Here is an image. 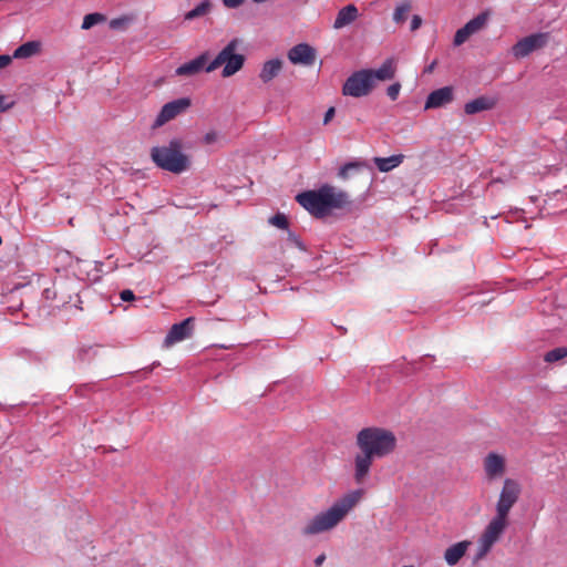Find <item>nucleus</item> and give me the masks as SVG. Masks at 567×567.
Here are the masks:
<instances>
[{"mask_svg":"<svg viewBox=\"0 0 567 567\" xmlns=\"http://www.w3.org/2000/svg\"><path fill=\"white\" fill-rule=\"evenodd\" d=\"M520 494L522 485L517 480L507 477L503 481L495 504V515L489 519L477 539L475 561L484 559L502 539L511 524V511L518 502Z\"/></svg>","mask_w":567,"mask_h":567,"instance_id":"f257e3e1","label":"nucleus"},{"mask_svg":"<svg viewBox=\"0 0 567 567\" xmlns=\"http://www.w3.org/2000/svg\"><path fill=\"white\" fill-rule=\"evenodd\" d=\"M355 444L360 453L354 456L353 478L357 484H363L369 476L373 461L394 452L396 437L388 429L369 426L358 432Z\"/></svg>","mask_w":567,"mask_h":567,"instance_id":"f03ea898","label":"nucleus"},{"mask_svg":"<svg viewBox=\"0 0 567 567\" xmlns=\"http://www.w3.org/2000/svg\"><path fill=\"white\" fill-rule=\"evenodd\" d=\"M362 489L351 491L337 499L327 511L315 515L302 528L303 536H315L332 530L360 503Z\"/></svg>","mask_w":567,"mask_h":567,"instance_id":"7ed1b4c3","label":"nucleus"},{"mask_svg":"<svg viewBox=\"0 0 567 567\" xmlns=\"http://www.w3.org/2000/svg\"><path fill=\"white\" fill-rule=\"evenodd\" d=\"M296 200L317 218L326 217L332 209H341L350 204L346 192L337 190L330 185L300 193L296 196Z\"/></svg>","mask_w":567,"mask_h":567,"instance_id":"20e7f679","label":"nucleus"},{"mask_svg":"<svg viewBox=\"0 0 567 567\" xmlns=\"http://www.w3.org/2000/svg\"><path fill=\"white\" fill-rule=\"evenodd\" d=\"M151 158L156 166L174 174H181L189 167V158L183 153V142L179 138L171 140L167 145L154 146Z\"/></svg>","mask_w":567,"mask_h":567,"instance_id":"39448f33","label":"nucleus"},{"mask_svg":"<svg viewBox=\"0 0 567 567\" xmlns=\"http://www.w3.org/2000/svg\"><path fill=\"white\" fill-rule=\"evenodd\" d=\"M239 40L233 39L228 44L216 55V58L206 66V72H213L224 65L221 75L229 78L240 71L245 63V55L237 53Z\"/></svg>","mask_w":567,"mask_h":567,"instance_id":"423d86ee","label":"nucleus"},{"mask_svg":"<svg viewBox=\"0 0 567 567\" xmlns=\"http://www.w3.org/2000/svg\"><path fill=\"white\" fill-rule=\"evenodd\" d=\"M372 83L365 69L353 72L343 83L342 94L352 97H363L372 92Z\"/></svg>","mask_w":567,"mask_h":567,"instance_id":"0eeeda50","label":"nucleus"},{"mask_svg":"<svg viewBox=\"0 0 567 567\" xmlns=\"http://www.w3.org/2000/svg\"><path fill=\"white\" fill-rule=\"evenodd\" d=\"M190 106V100L188 97H181L172 102L166 103L161 109L156 116L152 127L158 128L167 122L174 120L179 114L184 113Z\"/></svg>","mask_w":567,"mask_h":567,"instance_id":"6e6552de","label":"nucleus"},{"mask_svg":"<svg viewBox=\"0 0 567 567\" xmlns=\"http://www.w3.org/2000/svg\"><path fill=\"white\" fill-rule=\"evenodd\" d=\"M548 39L549 33H534L525 37L513 47V54L516 58H525L533 51L545 47Z\"/></svg>","mask_w":567,"mask_h":567,"instance_id":"1a4fd4ad","label":"nucleus"},{"mask_svg":"<svg viewBox=\"0 0 567 567\" xmlns=\"http://www.w3.org/2000/svg\"><path fill=\"white\" fill-rule=\"evenodd\" d=\"M369 74L372 87L374 89L377 82H386L395 78L398 71V62L394 58H388L378 69H365Z\"/></svg>","mask_w":567,"mask_h":567,"instance_id":"9d476101","label":"nucleus"},{"mask_svg":"<svg viewBox=\"0 0 567 567\" xmlns=\"http://www.w3.org/2000/svg\"><path fill=\"white\" fill-rule=\"evenodd\" d=\"M193 329V317L186 318L182 322L173 324L164 339V346L169 348L173 344L189 338L192 336Z\"/></svg>","mask_w":567,"mask_h":567,"instance_id":"9b49d317","label":"nucleus"},{"mask_svg":"<svg viewBox=\"0 0 567 567\" xmlns=\"http://www.w3.org/2000/svg\"><path fill=\"white\" fill-rule=\"evenodd\" d=\"M483 467L488 481L502 477L506 472V460L503 455L497 453H488L484 461Z\"/></svg>","mask_w":567,"mask_h":567,"instance_id":"f8f14e48","label":"nucleus"},{"mask_svg":"<svg viewBox=\"0 0 567 567\" xmlns=\"http://www.w3.org/2000/svg\"><path fill=\"white\" fill-rule=\"evenodd\" d=\"M288 59L293 64L312 65L316 60V51L307 43H300L288 51Z\"/></svg>","mask_w":567,"mask_h":567,"instance_id":"ddd939ff","label":"nucleus"},{"mask_svg":"<svg viewBox=\"0 0 567 567\" xmlns=\"http://www.w3.org/2000/svg\"><path fill=\"white\" fill-rule=\"evenodd\" d=\"M453 100V90L444 86L431 92L425 102V110L441 107Z\"/></svg>","mask_w":567,"mask_h":567,"instance_id":"4468645a","label":"nucleus"},{"mask_svg":"<svg viewBox=\"0 0 567 567\" xmlns=\"http://www.w3.org/2000/svg\"><path fill=\"white\" fill-rule=\"evenodd\" d=\"M208 60V53L205 52L196 59L182 64L176 69V74L179 76H190L199 73L202 70H206V62Z\"/></svg>","mask_w":567,"mask_h":567,"instance_id":"2eb2a0df","label":"nucleus"},{"mask_svg":"<svg viewBox=\"0 0 567 567\" xmlns=\"http://www.w3.org/2000/svg\"><path fill=\"white\" fill-rule=\"evenodd\" d=\"M497 100L491 96H478L464 105V112L468 115L494 109Z\"/></svg>","mask_w":567,"mask_h":567,"instance_id":"dca6fc26","label":"nucleus"},{"mask_svg":"<svg viewBox=\"0 0 567 567\" xmlns=\"http://www.w3.org/2000/svg\"><path fill=\"white\" fill-rule=\"evenodd\" d=\"M471 545V542L468 540H462L458 542L449 548H446L444 553V559L449 566H455L462 557L466 554L468 547Z\"/></svg>","mask_w":567,"mask_h":567,"instance_id":"f3484780","label":"nucleus"},{"mask_svg":"<svg viewBox=\"0 0 567 567\" xmlns=\"http://www.w3.org/2000/svg\"><path fill=\"white\" fill-rule=\"evenodd\" d=\"M282 65V60L278 58L266 61L262 64L261 70L259 72V79L261 80V82L269 83L270 81H272L281 72Z\"/></svg>","mask_w":567,"mask_h":567,"instance_id":"a211bd4d","label":"nucleus"},{"mask_svg":"<svg viewBox=\"0 0 567 567\" xmlns=\"http://www.w3.org/2000/svg\"><path fill=\"white\" fill-rule=\"evenodd\" d=\"M359 17L358 8L354 4H348L339 10L337 18L333 22L334 29H342L355 21Z\"/></svg>","mask_w":567,"mask_h":567,"instance_id":"6ab92c4d","label":"nucleus"},{"mask_svg":"<svg viewBox=\"0 0 567 567\" xmlns=\"http://www.w3.org/2000/svg\"><path fill=\"white\" fill-rule=\"evenodd\" d=\"M404 159L403 155H392L390 157H374L373 162L380 172H390L398 167Z\"/></svg>","mask_w":567,"mask_h":567,"instance_id":"aec40b11","label":"nucleus"},{"mask_svg":"<svg viewBox=\"0 0 567 567\" xmlns=\"http://www.w3.org/2000/svg\"><path fill=\"white\" fill-rule=\"evenodd\" d=\"M40 51V43L35 41H29L18 47L13 52L16 59H27L35 55Z\"/></svg>","mask_w":567,"mask_h":567,"instance_id":"412c9836","label":"nucleus"},{"mask_svg":"<svg viewBox=\"0 0 567 567\" xmlns=\"http://www.w3.org/2000/svg\"><path fill=\"white\" fill-rule=\"evenodd\" d=\"M212 9V3L209 0H204L198 6H196L193 10L185 13L184 19L187 21L200 18L206 16Z\"/></svg>","mask_w":567,"mask_h":567,"instance_id":"4be33fe9","label":"nucleus"},{"mask_svg":"<svg viewBox=\"0 0 567 567\" xmlns=\"http://www.w3.org/2000/svg\"><path fill=\"white\" fill-rule=\"evenodd\" d=\"M487 20V17L485 13H481L476 16L474 19L470 20L463 28L467 32V34L473 35L474 33L478 32L483 29Z\"/></svg>","mask_w":567,"mask_h":567,"instance_id":"5701e85b","label":"nucleus"},{"mask_svg":"<svg viewBox=\"0 0 567 567\" xmlns=\"http://www.w3.org/2000/svg\"><path fill=\"white\" fill-rule=\"evenodd\" d=\"M105 20H106V17L102 13H99V12L89 13L83 18L81 28L83 30H89V29L93 28L94 25L104 22Z\"/></svg>","mask_w":567,"mask_h":567,"instance_id":"b1692460","label":"nucleus"},{"mask_svg":"<svg viewBox=\"0 0 567 567\" xmlns=\"http://www.w3.org/2000/svg\"><path fill=\"white\" fill-rule=\"evenodd\" d=\"M567 357V348L566 347H558L550 351H548L544 355V360L548 363H555L564 358Z\"/></svg>","mask_w":567,"mask_h":567,"instance_id":"393cba45","label":"nucleus"},{"mask_svg":"<svg viewBox=\"0 0 567 567\" xmlns=\"http://www.w3.org/2000/svg\"><path fill=\"white\" fill-rule=\"evenodd\" d=\"M411 9V6L409 3H403L399 7H396L394 13H393V20L396 23H402L406 20L408 13Z\"/></svg>","mask_w":567,"mask_h":567,"instance_id":"a878e982","label":"nucleus"},{"mask_svg":"<svg viewBox=\"0 0 567 567\" xmlns=\"http://www.w3.org/2000/svg\"><path fill=\"white\" fill-rule=\"evenodd\" d=\"M269 223L277 227V228H280V229H287L288 226H289V223H288V219L287 217L281 214V213H278L276 214L275 216H272L270 219H269Z\"/></svg>","mask_w":567,"mask_h":567,"instance_id":"bb28decb","label":"nucleus"},{"mask_svg":"<svg viewBox=\"0 0 567 567\" xmlns=\"http://www.w3.org/2000/svg\"><path fill=\"white\" fill-rule=\"evenodd\" d=\"M131 20L132 19L128 17H121V18L112 19L110 21V28L114 29V30L124 29L131 22Z\"/></svg>","mask_w":567,"mask_h":567,"instance_id":"cd10ccee","label":"nucleus"},{"mask_svg":"<svg viewBox=\"0 0 567 567\" xmlns=\"http://www.w3.org/2000/svg\"><path fill=\"white\" fill-rule=\"evenodd\" d=\"M470 38V34H467V32L465 31L464 28H461L456 31L455 35H454V40H453V43L454 45L458 47L461 44H463L464 42H466Z\"/></svg>","mask_w":567,"mask_h":567,"instance_id":"c85d7f7f","label":"nucleus"},{"mask_svg":"<svg viewBox=\"0 0 567 567\" xmlns=\"http://www.w3.org/2000/svg\"><path fill=\"white\" fill-rule=\"evenodd\" d=\"M401 83L395 82L388 86L386 89V95L390 97L391 101H395L399 97L400 91H401Z\"/></svg>","mask_w":567,"mask_h":567,"instance_id":"c756f323","label":"nucleus"},{"mask_svg":"<svg viewBox=\"0 0 567 567\" xmlns=\"http://www.w3.org/2000/svg\"><path fill=\"white\" fill-rule=\"evenodd\" d=\"M219 140V135L217 132L215 131H210V132H207L204 137H203V142L206 144V145H210V144H214L216 143L217 141Z\"/></svg>","mask_w":567,"mask_h":567,"instance_id":"7c9ffc66","label":"nucleus"},{"mask_svg":"<svg viewBox=\"0 0 567 567\" xmlns=\"http://www.w3.org/2000/svg\"><path fill=\"white\" fill-rule=\"evenodd\" d=\"M358 165L355 163H348L346 164L344 166H342L339 171V176L342 178V179H346L348 178V172L350 169H353L355 168Z\"/></svg>","mask_w":567,"mask_h":567,"instance_id":"2f4dec72","label":"nucleus"},{"mask_svg":"<svg viewBox=\"0 0 567 567\" xmlns=\"http://www.w3.org/2000/svg\"><path fill=\"white\" fill-rule=\"evenodd\" d=\"M226 8L236 9L244 3V0H223Z\"/></svg>","mask_w":567,"mask_h":567,"instance_id":"473e14b6","label":"nucleus"},{"mask_svg":"<svg viewBox=\"0 0 567 567\" xmlns=\"http://www.w3.org/2000/svg\"><path fill=\"white\" fill-rule=\"evenodd\" d=\"M422 24V18L417 14H414L411 20V31L417 30Z\"/></svg>","mask_w":567,"mask_h":567,"instance_id":"72a5a7b5","label":"nucleus"},{"mask_svg":"<svg viewBox=\"0 0 567 567\" xmlns=\"http://www.w3.org/2000/svg\"><path fill=\"white\" fill-rule=\"evenodd\" d=\"M120 296L123 301H133L135 299L134 292L130 289L123 290Z\"/></svg>","mask_w":567,"mask_h":567,"instance_id":"f704fd0d","label":"nucleus"},{"mask_svg":"<svg viewBox=\"0 0 567 567\" xmlns=\"http://www.w3.org/2000/svg\"><path fill=\"white\" fill-rule=\"evenodd\" d=\"M336 114V110L334 107H329L324 114V117H323V124L327 125L334 116Z\"/></svg>","mask_w":567,"mask_h":567,"instance_id":"c9c22d12","label":"nucleus"},{"mask_svg":"<svg viewBox=\"0 0 567 567\" xmlns=\"http://www.w3.org/2000/svg\"><path fill=\"white\" fill-rule=\"evenodd\" d=\"M288 238H289V240H290L292 244H295L298 248H300V249H302V250L305 249V247H303V245H302L301 240H300V239H299L295 234L289 233V234H288Z\"/></svg>","mask_w":567,"mask_h":567,"instance_id":"e433bc0d","label":"nucleus"},{"mask_svg":"<svg viewBox=\"0 0 567 567\" xmlns=\"http://www.w3.org/2000/svg\"><path fill=\"white\" fill-rule=\"evenodd\" d=\"M10 63H11V56L10 55H7V54H1L0 55V70L4 69Z\"/></svg>","mask_w":567,"mask_h":567,"instance_id":"4c0bfd02","label":"nucleus"},{"mask_svg":"<svg viewBox=\"0 0 567 567\" xmlns=\"http://www.w3.org/2000/svg\"><path fill=\"white\" fill-rule=\"evenodd\" d=\"M326 560V555L324 554H321L319 555L316 559H315V566L316 567H320L323 561Z\"/></svg>","mask_w":567,"mask_h":567,"instance_id":"58836bf2","label":"nucleus"},{"mask_svg":"<svg viewBox=\"0 0 567 567\" xmlns=\"http://www.w3.org/2000/svg\"><path fill=\"white\" fill-rule=\"evenodd\" d=\"M434 65H435V62H433L431 65H429L425 71L426 72H432L433 69H434Z\"/></svg>","mask_w":567,"mask_h":567,"instance_id":"ea45409f","label":"nucleus"},{"mask_svg":"<svg viewBox=\"0 0 567 567\" xmlns=\"http://www.w3.org/2000/svg\"><path fill=\"white\" fill-rule=\"evenodd\" d=\"M4 101V97L3 96H0V109L4 110V107H2V103Z\"/></svg>","mask_w":567,"mask_h":567,"instance_id":"a19ab883","label":"nucleus"},{"mask_svg":"<svg viewBox=\"0 0 567 567\" xmlns=\"http://www.w3.org/2000/svg\"><path fill=\"white\" fill-rule=\"evenodd\" d=\"M402 567H414V566H412V565H405V566H402Z\"/></svg>","mask_w":567,"mask_h":567,"instance_id":"79ce46f5","label":"nucleus"},{"mask_svg":"<svg viewBox=\"0 0 567 567\" xmlns=\"http://www.w3.org/2000/svg\"><path fill=\"white\" fill-rule=\"evenodd\" d=\"M2 245V237L0 236V246Z\"/></svg>","mask_w":567,"mask_h":567,"instance_id":"37998d69","label":"nucleus"}]
</instances>
